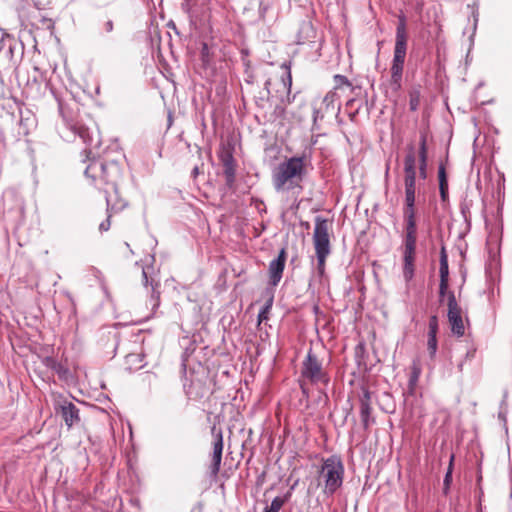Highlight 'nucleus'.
<instances>
[{
  "instance_id": "obj_1",
  "label": "nucleus",
  "mask_w": 512,
  "mask_h": 512,
  "mask_svg": "<svg viewBox=\"0 0 512 512\" xmlns=\"http://www.w3.org/2000/svg\"><path fill=\"white\" fill-rule=\"evenodd\" d=\"M304 157H291L280 163L273 171L272 183L276 191L284 192L294 189L302 190L305 176Z\"/></svg>"
},
{
  "instance_id": "obj_2",
  "label": "nucleus",
  "mask_w": 512,
  "mask_h": 512,
  "mask_svg": "<svg viewBox=\"0 0 512 512\" xmlns=\"http://www.w3.org/2000/svg\"><path fill=\"white\" fill-rule=\"evenodd\" d=\"M407 40L408 35L406 30V20L402 16L399 18V23L396 28L394 57L391 66V79L389 82V87L393 92H398L401 88L402 73L407 50Z\"/></svg>"
},
{
  "instance_id": "obj_3",
  "label": "nucleus",
  "mask_w": 512,
  "mask_h": 512,
  "mask_svg": "<svg viewBox=\"0 0 512 512\" xmlns=\"http://www.w3.org/2000/svg\"><path fill=\"white\" fill-rule=\"evenodd\" d=\"M331 230L332 221L322 216L315 217L313 232V246L317 259V270L320 276L325 273L326 259L331 253Z\"/></svg>"
},
{
  "instance_id": "obj_4",
  "label": "nucleus",
  "mask_w": 512,
  "mask_h": 512,
  "mask_svg": "<svg viewBox=\"0 0 512 512\" xmlns=\"http://www.w3.org/2000/svg\"><path fill=\"white\" fill-rule=\"evenodd\" d=\"M404 219V237H403V277L409 282L414 277L416 246H417V223L416 217Z\"/></svg>"
},
{
  "instance_id": "obj_5",
  "label": "nucleus",
  "mask_w": 512,
  "mask_h": 512,
  "mask_svg": "<svg viewBox=\"0 0 512 512\" xmlns=\"http://www.w3.org/2000/svg\"><path fill=\"white\" fill-rule=\"evenodd\" d=\"M301 377L303 380L300 383L303 394L308 395L305 387V381H309L311 384H323L327 385L330 381L328 373L325 371L322 365V361L318 355L310 349L302 363Z\"/></svg>"
},
{
  "instance_id": "obj_6",
  "label": "nucleus",
  "mask_w": 512,
  "mask_h": 512,
  "mask_svg": "<svg viewBox=\"0 0 512 512\" xmlns=\"http://www.w3.org/2000/svg\"><path fill=\"white\" fill-rule=\"evenodd\" d=\"M319 473L324 482L325 493L332 495L342 486L344 465L338 456L324 459Z\"/></svg>"
},
{
  "instance_id": "obj_7",
  "label": "nucleus",
  "mask_w": 512,
  "mask_h": 512,
  "mask_svg": "<svg viewBox=\"0 0 512 512\" xmlns=\"http://www.w3.org/2000/svg\"><path fill=\"white\" fill-rule=\"evenodd\" d=\"M212 434L214 436V442H213L212 459H211V464L209 466V469H210L211 476L215 478L218 475L220 468H221L224 441H223V433L221 430L216 431L215 427H213Z\"/></svg>"
},
{
  "instance_id": "obj_8",
  "label": "nucleus",
  "mask_w": 512,
  "mask_h": 512,
  "mask_svg": "<svg viewBox=\"0 0 512 512\" xmlns=\"http://www.w3.org/2000/svg\"><path fill=\"white\" fill-rule=\"evenodd\" d=\"M404 186L416 187V150L413 144L407 147L404 158Z\"/></svg>"
},
{
  "instance_id": "obj_9",
  "label": "nucleus",
  "mask_w": 512,
  "mask_h": 512,
  "mask_svg": "<svg viewBox=\"0 0 512 512\" xmlns=\"http://www.w3.org/2000/svg\"><path fill=\"white\" fill-rule=\"evenodd\" d=\"M287 259V252L285 248H282L278 254V257L272 260L269 264V284L276 287L282 279L285 263Z\"/></svg>"
},
{
  "instance_id": "obj_10",
  "label": "nucleus",
  "mask_w": 512,
  "mask_h": 512,
  "mask_svg": "<svg viewBox=\"0 0 512 512\" xmlns=\"http://www.w3.org/2000/svg\"><path fill=\"white\" fill-rule=\"evenodd\" d=\"M363 394L360 397V418L365 429H368L369 426L374 423V418L371 416L372 407H371V393L368 389H362Z\"/></svg>"
},
{
  "instance_id": "obj_11",
  "label": "nucleus",
  "mask_w": 512,
  "mask_h": 512,
  "mask_svg": "<svg viewBox=\"0 0 512 512\" xmlns=\"http://www.w3.org/2000/svg\"><path fill=\"white\" fill-rule=\"evenodd\" d=\"M56 410H60L62 418L68 428H71L80 421L79 409L72 402L64 400L58 404Z\"/></svg>"
},
{
  "instance_id": "obj_12",
  "label": "nucleus",
  "mask_w": 512,
  "mask_h": 512,
  "mask_svg": "<svg viewBox=\"0 0 512 512\" xmlns=\"http://www.w3.org/2000/svg\"><path fill=\"white\" fill-rule=\"evenodd\" d=\"M448 322L453 335L462 337L465 334L466 324H469V319L463 318L462 309L457 311L448 312Z\"/></svg>"
},
{
  "instance_id": "obj_13",
  "label": "nucleus",
  "mask_w": 512,
  "mask_h": 512,
  "mask_svg": "<svg viewBox=\"0 0 512 512\" xmlns=\"http://www.w3.org/2000/svg\"><path fill=\"white\" fill-rule=\"evenodd\" d=\"M439 329L438 324V317L437 315H432L429 318L428 322V333H427V349L429 352V355L431 358H434L437 348H438V341H437V333Z\"/></svg>"
},
{
  "instance_id": "obj_14",
  "label": "nucleus",
  "mask_w": 512,
  "mask_h": 512,
  "mask_svg": "<svg viewBox=\"0 0 512 512\" xmlns=\"http://www.w3.org/2000/svg\"><path fill=\"white\" fill-rule=\"evenodd\" d=\"M103 160L93 159L85 169L86 177L90 178L95 184L104 185Z\"/></svg>"
},
{
  "instance_id": "obj_15",
  "label": "nucleus",
  "mask_w": 512,
  "mask_h": 512,
  "mask_svg": "<svg viewBox=\"0 0 512 512\" xmlns=\"http://www.w3.org/2000/svg\"><path fill=\"white\" fill-rule=\"evenodd\" d=\"M419 175L422 179H425L427 176V157H428V148H427V137L425 133H421L420 143H419Z\"/></svg>"
},
{
  "instance_id": "obj_16",
  "label": "nucleus",
  "mask_w": 512,
  "mask_h": 512,
  "mask_svg": "<svg viewBox=\"0 0 512 512\" xmlns=\"http://www.w3.org/2000/svg\"><path fill=\"white\" fill-rule=\"evenodd\" d=\"M103 167L104 185H116L121 174L118 164L114 162L103 161Z\"/></svg>"
},
{
  "instance_id": "obj_17",
  "label": "nucleus",
  "mask_w": 512,
  "mask_h": 512,
  "mask_svg": "<svg viewBox=\"0 0 512 512\" xmlns=\"http://www.w3.org/2000/svg\"><path fill=\"white\" fill-rule=\"evenodd\" d=\"M415 192L416 187H405V205L403 208V218L416 217Z\"/></svg>"
},
{
  "instance_id": "obj_18",
  "label": "nucleus",
  "mask_w": 512,
  "mask_h": 512,
  "mask_svg": "<svg viewBox=\"0 0 512 512\" xmlns=\"http://www.w3.org/2000/svg\"><path fill=\"white\" fill-rule=\"evenodd\" d=\"M438 178H439V190H440L441 200L443 202H445L448 199V181H447L445 167L443 165H441L439 167Z\"/></svg>"
},
{
  "instance_id": "obj_19",
  "label": "nucleus",
  "mask_w": 512,
  "mask_h": 512,
  "mask_svg": "<svg viewBox=\"0 0 512 512\" xmlns=\"http://www.w3.org/2000/svg\"><path fill=\"white\" fill-rule=\"evenodd\" d=\"M440 281H449V266L448 256L445 247L440 251V267H439Z\"/></svg>"
},
{
  "instance_id": "obj_20",
  "label": "nucleus",
  "mask_w": 512,
  "mask_h": 512,
  "mask_svg": "<svg viewBox=\"0 0 512 512\" xmlns=\"http://www.w3.org/2000/svg\"><path fill=\"white\" fill-rule=\"evenodd\" d=\"M421 364L419 361H413L410 367V377H409V389L413 391L418 383L419 377L421 375Z\"/></svg>"
},
{
  "instance_id": "obj_21",
  "label": "nucleus",
  "mask_w": 512,
  "mask_h": 512,
  "mask_svg": "<svg viewBox=\"0 0 512 512\" xmlns=\"http://www.w3.org/2000/svg\"><path fill=\"white\" fill-rule=\"evenodd\" d=\"M223 174L225 177V183L226 186L229 189H233L235 186V180H236V165H225L223 166Z\"/></svg>"
},
{
  "instance_id": "obj_22",
  "label": "nucleus",
  "mask_w": 512,
  "mask_h": 512,
  "mask_svg": "<svg viewBox=\"0 0 512 512\" xmlns=\"http://www.w3.org/2000/svg\"><path fill=\"white\" fill-rule=\"evenodd\" d=\"M218 157L223 166L235 164V160L233 157V149L230 146L222 145Z\"/></svg>"
},
{
  "instance_id": "obj_23",
  "label": "nucleus",
  "mask_w": 512,
  "mask_h": 512,
  "mask_svg": "<svg viewBox=\"0 0 512 512\" xmlns=\"http://www.w3.org/2000/svg\"><path fill=\"white\" fill-rule=\"evenodd\" d=\"M447 306H448V312L461 310L462 308L458 304L455 294L453 291H450L447 296Z\"/></svg>"
},
{
  "instance_id": "obj_24",
  "label": "nucleus",
  "mask_w": 512,
  "mask_h": 512,
  "mask_svg": "<svg viewBox=\"0 0 512 512\" xmlns=\"http://www.w3.org/2000/svg\"><path fill=\"white\" fill-rule=\"evenodd\" d=\"M334 90L340 89L343 86L352 87L351 82L348 80V78L344 75L337 74L334 76Z\"/></svg>"
},
{
  "instance_id": "obj_25",
  "label": "nucleus",
  "mask_w": 512,
  "mask_h": 512,
  "mask_svg": "<svg viewBox=\"0 0 512 512\" xmlns=\"http://www.w3.org/2000/svg\"><path fill=\"white\" fill-rule=\"evenodd\" d=\"M284 505V500L281 499V497H275L272 500V503L269 507H267L264 512H279V510Z\"/></svg>"
},
{
  "instance_id": "obj_26",
  "label": "nucleus",
  "mask_w": 512,
  "mask_h": 512,
  "mask_svg": "<svg viewBox=\"0 0 512 512\" xmlns=\"http://www.w3.org/2000/svg\"><path fill=\"white\" fill-rule=\"evenodd\" d=\"M420 104V95L419 92L413 91L410 93L409 106L412 111L417 110Z\"/></svg>"
},
{
  "instance_id": "obj_27",
  "label": "nucleus",
  "mask_w": 512,
  "mask_h": 512,
  "mask_svg": "<svg viewBox=\"0 0 512 512\" xmlns=\"http://www.w3.org/2000/svg\"><path fill=\"white\" fill-rule=\"evenodd\" d=\"M337 98V93L335 91H329L325 97L323 98V103L326 105V109H329L330 106L333 107V104Z\"/></svg>"
},
{
  "instance_id": "obj_28",
  "label": "nucleus",
  "mask_w": 512,
  "mask_h": 512,
  "mask_svg": "<svg viewBox=\"0 0 512 512\" xmlns=\"http://www.w3.org/2000/svg\"><path fill=\"white\" fill-rule=\"evenodd\" d=\"M449 292H450L449 291V281H440V283H439L440 301H442L445 296H448Z\"/></svg>"
},
{
  "instance_id": "obj_29",
  "label": "nucleus",
  "mask_w": 512,
  "mask_h": 512,
  "mask_svg": "<svg viewBox=\"0 0 512 512\" xmlns=\"http://www.w3.org/2000/svg\"><path fill=\"white\" fill-rule=\"evenodd\" d=\"M201 57H202V61H203V63L205 65L209 64V62H210V53H209L208 45L206 43H204L202 45Z\"/></svg>"
},
{
  "instance_id": "obj_30",
  "label": "nucleus",
  "mask_w": 512,
  "mask_h": 512,
  "mask_svg": "<svg viewBox=\"0 0 512 512\" xmlns=\"http://www.w3.org/2000/svg\"><path fill=\"white\" fill-rule=\"evenodd\" d=\"M52 371H54L56 374H58L59 377H61V378H65L66 374L68 372L67 369L64 368V366L58 362L56 363V365L54 366Z\"/></svg>"
},
{
  "instance_id": "obj_31",
  "label": "nucleus",
  "mask_w": 512,
  "mask_h": 512,
  "mask_svg": "<svg viewBox=\"0 0 512 512\" xmlns=\"http://www.w3.org/2000/svg\"><path fill=\"white\" fill-rule=\"evenodd\" d=\"M269 313H270V310H268L267 308L263 307L261 309V311L259 312V315H258V326H260L262 324V322L268 320Z\"/></svg>"
},
{
  "instance_id": "obj_32",
  "label": "nucleus",
  "mask_w": 512,
  "mask_h": 512,
  "mask_svg": "<svg viewBox=\"0 0 512 512\" xmlns=\"http://www.w3.org/2000/svg\"><path fill=\"white\" fill-rule=\"evenodd\" d=\"M110 226H111V215L109 214L107 216V218L103 222L100 223L99 230L101 232H106L110 229Z\"/></svg>"
},
{
  "instance_id": "obj_33",
  "label": "nucleus",
  "mask_w": 512,
  "mask_h": 512,
  "mask_svg": "<svg viewBox=\"0 0 512 512\" xmlns=\"http://www.w3.org/2000/svg\"><path fill=\"white\" fill-rule=\"evenodd\" d=\"M42 363H43L47 368H49V369H51V370H52V369L54 368V366L56 365L57 361H56L53 357H49V356H47V357H44V358L42 359Z\"/></svg>"
},
{
  "instance_id": "obj_34",
  "label": "nucleus",
  "mask_w": 512,
  "mask_h": 512,
  "mask_svg": "<svg viewBox=\"0 0 512 512\" xmlns=\"http://www.w3.org/2000/svg\"><path fill=\"white\" fill-rule=\"evenodd\" d=\"M298 481H296L290 488V490L283 496L281 497L282 500H284V504L291 498L292 496V490L295 488V486L297 485Z\"/></svg>"
},
{
  "instance_id": "obj_35",
  "label": "nucleus",
  "mask_w": 512,
  "mask_h": 512,
  "mask_svg": "<svg viewBox=\"0 0 512 512\" xmlns=\"http://www.w3.org/2000/svg\"><path fill=\"white\" fill-rule=\"evenodd\" d=\"M103 29L105 32H111L113 30V22L112 20H107L103 24Z\"/></svg>"
},
{
  "instance_id": "obj_36",
  "label": "nucleus",
  "mask_w": 512,
  "mask_h": 512,
  "mask_svg": "<svg viewBox=\"0 0 512 512\" xmlns=\"http://www.w3.org/2000/svg\"><path fill=\"white\" fill-rule=\"evenodd\" d=\"M452 483V474L450 472H446V475L444 477L443 485L444 486H451Z\"/></svg>"
},
{
  "instance_id": "obj_37",
  "label": "nucleus",
  "mask_w": 512,
  "mask_h": 512,
  "mask_svg": "<svg viewBox=\"0 0 512 512\" xmlns=\"http://www.w3.org/2000/svg\"><path fill=\"white\" fill-rule=\"evenodd\" d=\"M273 299H274L273 294H271L269 296V298L267 299V301H266V303L264 305V308H267L268 310H271L272 304H273Z\"/></svg>"
},
{
  "instance_id": "obj_38",
  "label": "nucleus",
  "mask_w": 512,
  "mask_h": 512,
  "mask_svg": "<svg viewBox=\"0 0 512 512\" xmlns=\"http://www.w3.org/2000/svg\"><path fill=\"white\" fill-rule=\"evenodd\" d=\"M453 462H454V455H451L450 461H449V466L447 469V472H450V474H452V472H453Z\"/></svg>"
},
{
  "instance_id": "obj_39",
  "label": "nucleus",
  "mask_w": 512,
  "mask_h": 512,
  "mask_svg": "<svg viewBox=\"0 0 512 512\" xmlns=\"http://www.w3.org/2000/svg\"><path fill=\"white\" fill-rule=\"evenodd\" d=\"M449 490H450V486H444V485H443V493H444L445 495H447V494H448Z\"/></svg>"
},
{
  "instance_id": "obj_40",
  "label": "nucleus",
  "mask_w": 512,
  "mask_h": 512,
  "mask_svg": "<svg viewBox=\"0 0 512 512\" xmlns=\"http://www.w3.org/2000/svg\"><path fill=\"white\" fill-rule=\"evenodd\" d=\"M287 77H288L289 87H290L291 86L292 77H291V73H290L289 70L287 71Z\"/></svg>"
},
{
  "instance_id": "obj_41",
  "label": "nucleus",
  "mask_w": 512,
  "mask_h": 512,
  "mask_svg": "<svg viewBox=\"0 0 512 512\" xmlns=\"http://www.w3.org/2000/svg\"><path fill=\"white\" fill-rule=\"evenodd\" d=\"M198 174V167H195L193 170V176L196 177Z\"/></svg>"
},
{
  "instance_id": "obj_42",
  "label": "nucleus",
  "mask_w": 512,
  "mask_h": 512,
  "mask_svg": "<svg viewBox=\"0 0 512 512\" xmlns=\"http://www.w3.org/2000/svg\"><path fill=\"white\" fill-rule=\"evenodd\" d=\"M352 103H353V100H350V101H348V102H347V104H346V105H347V106H349V105H351Z\"/></svg>"
}]
</instances>
